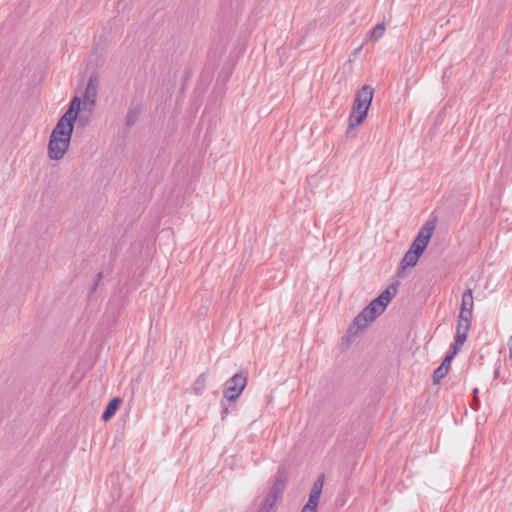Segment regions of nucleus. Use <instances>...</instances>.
<instances>
[{
	"mask_svg": "<svg viewBox=\"0 0 512 512\" xmlns=\"http://www.w3.org/2000/svg\"><path fill=\"white\" fill-rule=\"evenodd\" d=\"M396 293V286H388L376 299L371 301L370 304L355 317L353 323L348 329V333L350 335H357L359 332L368 327L378 316H380L385 311L387 305L391 302Z\"/></svg>",
	"mask_w": 512,
	"mask_h": 512,
	"instance_id": "1",
	"label": "nucleus"
},
{
	"mask_svg": "<svg viewBox=\"0 0 512 512\" xmlns=\"http://www.w3.org/2000/svg\"><path fill=\"white\" fill-rule=\"evenodd\" d=\"M74 128L57 121L47 145V156L52 161H60L69 151Z\"/></svg>",
	"mask_w": 512,
	"mask_h": 512,
	"instance_id": "2",
	"label": "nucleus"
},
{
	"mask_svg": "<svg viewBox=\"0 0 512 512\" xmlns=\"http://www.w3.org/2000/svg\"><path fill=\"white\" fill-rule=\"evenodd\" d=\"M374 96L370 85L362 86L355 94L351 112L348 117L347 135L364 123Z\"/></svg>",
	"mask_w": 512,
	"mask_h": 512,
	"instance_id": "3",
	"label": "nucleus"
},
{
	"mask_svg": "<svg viewBox=\"0 0 512 512\" xmlns=\"http://www.w3.org/2000/svg\"><path fill=\"white\" fill-rule=\"evenodd\" d=\"M435 227V221L432 220L427 221L422 226L414 241L412 242L410 248L404 254L400 262V268L402 270L416 266L419 258L421 257V255L423 254L431 240Z\"/></svg>",
	"mask_w": 512,
	"mask_h": 512,
	"instance_id": "4",
	"label": "nucleus"
},
{
	"mask_svg": "<svg viewBox=\"0 0 512 512\" xmlns=\"http://www.w3.org/2000/svg\"><path fill=\"white\" fill-rule=\"evenodd\" d=\"M94 107L87 105V103L80 97L75 96L66 110V112L58 119L64 124L74 128L77 119L82 112H93Z\"/></svg>",
	"mask_w": 512,
	"mask_h": 512,
	"instance_id": "5",
	"label": "nucleus"
},
{
	"mask_svg": "<svg viewBox=\"0 0 512 512\" xmlns=\"http://www.w3.org/2000/svg\"><path fill=\"white\" fill-rule=\"evenodd\" d=\"M285 486L286 476L279 473L260 512H271L273 510L277 500L282 496Z\"/></svg>",
	"mask_w": 512,
	"mask_h": 512,
	"instance_id": "6",
	"label": "nucleus"
},
{
	"mask_svg": "<svg viewBox=\"0 0 512 512\" xmlns=\"http://www.w3.org/2000/svg\"><path fill=\"white\" fill-rule=\"evenodd\" d=\"M247 379L242 373L235 374L228 382L224 391V396L229 401H235L244 390Z\"/></svg>",
	"mask_w": 512,
	"mask_h": 512,
	"instance_id": "7",
	"label": "nucleus"
},
{
	"mask_svg": "<svg viewBox=\"0 0 512 512\" xmlns=\"http://www.w3.org/2000/svg\"><path fill=\"white\" fill-rule=\"evenodd\" d=\"M99 84L100 81L97 75H91L89 77L84 93L81 97L87 103V105H90L92 107L95 106Z\"/></svg>",
	"mask_w": 512,
	"mask_h": 512,
	"instance_id": "8",
	"label": "nucleus"
},
{
	"mask_svg": "<svg viewBox=\"0 0 512 512\" xmlns=\"http://www.w3.org/2000/svg\"><path fill=\"white\" fill-rule=\"evenodd\" d=\"M474 307V299H473V291L472 289H467L462 294L461 307L459 316H465L472 318Z\"/></svg>",
	"mask_w": 512,
	"mask_h": 512,
	"instance_id": "9",
	"label": "nucleus"
},
{
	"mask_svg": "<svg viewBox=\"0 0 512 512\" xmlns=\"http://www.w3.org/2000/svg\"><path fill=\"white\" fill-rule=\"evenodd\" d=\"M324 485V476L320 475L319 478L313 484L311 489L308 503L318 505V501Z\"/></svg>",
	"mask_w": 512,
	"mask_h": 512,
	"instance_id": "10",
	"label": "nucleus"
},
{
	"mask_svg": "<svg viewBox=\"0 0 512 512\" xmlns=\"http://www.w3.org/2000/svg\"><path fill=\"white\" fill-rule=\"evenodd\" d=\"M121 403H122L121 398H119V397L113 398L106 406L105 411L102 415V419L104 421H108L109 419H111L115 415L116 411L119 409Z\"/></svg>",
	"mask_w": 512,
	"mask_h": 512,
	"instance_id": "11",
	"label": "nucleus"
},
{
	"mask_svg": "<svg viewBox=\"0 0 512 512\" xmlns=\"http://www.w3.org/2000/svg\"><path fill=\"white\" fill-rule=\"evenodd\" d=\"M385 23L381 22L377 24L366 36L367 41H377L383 37L385 32Z\"/></svg>",
	"mask_w": 512,
	"mask_h": 512,
	"instance_id": "12",
	"label": "nucleus"
},
{
	"mask_svg": "<svg viewBox=\"0 0 512 512\" xmlns=\"http://www.w3.org/2000/svg\"><path fill=\"white\" fill-rule=\"evenodd\" d=\"M471 319L470 317H465V316H458V324H457V333H467L469 328H470V324H471Z\"/></svg>",
	"mask_w": 512,
	"mask_h": 512,
	"instance_id": "13",
	"label": "nucleus"
},
{
	"mask_svg": "<svg viewBox=\"0 0 512 512\" xmlns=\"http://www.w3.org/2000/svg\"><path fill=\"white\" fill-rule=\"evenodd\" d=\"M467 338V333H457L456 332V338L455 343L453 345V351L454 353H457L459 348L464 344Z\"/></svg>",
	"mask_w": 512,
	"mask_h": 512,
	"instance_id": "14",
	"label": "nucleus"
},
{
	"mask_svg": "<svg viewBox=\"0 0 512 512\" xmlns=\"http://www.w3.org/2000/svg\"><path fill=\"white\" fill-rule=\"evenodd\" d=\"M447 368L439 366L433 375V379L435 383H438L441 379H443L447 375Z\"/></svg>",
	"mask_w": 512,
	"mask_h": 512,
	"instance_id": "15",
	"label": "nucleus"
},
{
	"mask_svg": "<svg viewBox=\"0 0 512 512\" xmlns=\"http://www.w3.org/2000/svg\"><path fill=\"white\" fill-rule=\"evenodd\" d=\"M206 385V377L205 375H200L194 383V389L197 391L202 390Z\"/></svg>",
	"mask_w": 512,
	"mask_h": 512,
	"instance_id": "16",
	"label": "nucleus"
},
{
	"mask_svg": "<svg viewBox=\"0 0 512 512\" xmlns=\"http://www.w3.org/2000/svg\"><path fill=\"white\" fill-rule=\"evenodd\" d=\"M457 353H454V351L452 350L451 353H449L445 359L443 360L442 364L440 365L441 367H445L447 368V371H449V368H450V363L452 361V359L454 358V356L456 355Z\"/></svg>",
	"mask_w": 512,
	"mask_h": 512,
	"instance_id": "17",
	"label": "nucleus"
},
{
	"mask_svg": "<svg viewBox=\"0 0 512 512\" xmlns=\"http://www.w3.org/2000/svg\"><path fill=\"white\" fill-rule=\"evenodd\" d=\"M317 505L306 503V505L303 507L302 512H316Z\"/></svg>",
	"mask_w": 512,
	"mask_h": 512,
	"instance_id": "18",
	"label": "nucleus"
},
{
	"mask_svg": "<svg viewBox=\"0 0 512 512\" xmlns=\"http://www.w3.org/2000/svg\"><path fill=\"white\" fill-rule=\"evenodd\" d=\"M508 348H509V356L512 358V335L509 337L508 340Z\"/></svg>",
	"mask_w": 512,
	"mask_h": 512,
	"instance_id": "19",
	"label": "nucleus"
},
{
	"mask_svg": "<svg viewBox=\"0 0 512 512\" xmlns=\"http://www.w3.org/2000/svg\"><path fill=\"white\" fill-rule=\"evenodd\" d=\"M363 45H361L359 48H357L354 52V55L358 54L362 50Z\"/></svg>",
	"mask_w": 512,
	"mask_h": 512,
	"instance_id": "20",
	"label": "nucleus"
},
{
	"mask_svg": "<svg viewBox=\"0 0 512 512\" xmlns=\"http://www.w3.org/2000/svg\"><path fill=\"white\" fill-rule=\"evenodd\" d=\"M273 401V396H268L267 397V403H271Z\"/></svg>",
	"mask_w": 512,
	"mask_h": 512,
	"instance_id": "21",
	"label": "nucleus"
}]
</instances>
